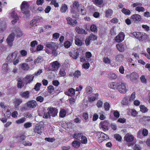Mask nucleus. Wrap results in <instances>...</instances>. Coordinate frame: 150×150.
<instances>
[{"instance_id":"f257e3e1","label":"nucleus","mask_w":150,"mask_h":150,"mask_svg":"<svg viewBox=\"0 0 150 150\" xmlns=\"http://www.w3.org/2000/svg\"><path fill=\"white\" fill-rule=\"evenodd\" d=\"M127 84L124 82H120L118 83L117 90L120 93H125L127 91Z\"/></svg>"},{"instance_id":"f03ea898","label":"nucleus","mask_w":150,"mask_h":150,"mask_svg":"<svg viewBox=\"0 0 150 150\" xmlns=\"http://www.w3.org/2000/svg\"><path fill=\"white\" fill-rule=\"evenodd\" d=\"M29 6L27 2L23 1L22 2L21 9L23 13L26 15L28 14L29 12Z\"/></svg>"},{"instance_id":"7ed1b4c3","label":"nucleus","mask_w":150,"mask_h":150,"mask_svg":"<svg viewBox=\"0 0 150 150\" xmlns=\"http://www.w3.org/2000/svg\"><path fill=\"white\" fill-rule=\"evenodd\" d=\"M96 134L97 137L98 139V141L99 142H101L109 138L107 134L101 132H98L96 133Z\"/></svg>"},{"instance_id":"20e7f679","label":"nucleus","mask_w":150,"mask_h":150,"mask_svg":"<svg viewBox=\"0 0 150 150\" xmlns=\"http://www.w3.org/2000/svg\"><path fill=\"white\" fill-rule=\"evenodd\" d=\"M60 66V64L55 61L50 63V69L52 71H57Z\"/></svg>"},{"instance_id":"39448f33","label":"nucleus","mask_w":150,"mask_h":150,"mask_svg":"<svg viewBox=\"0 0 150 150\" xmlns=\"http://www.w3.org/2000/svg\"><path fill=\"white\" fill-rule=\"evenodd\" d=\"M12 12L10 14V16L13 19L11 22L13 24H14L18 20L19 18L14 9H12Z\"/></svg>"},{"instance_id":"423d86ee","label":"nucleus","mask_w":150,"mask_h":150,"mask_svg":"<svg viewBox=\"0 0 150 150\" xmlns=\"http://www.w3.org/2000/svg\"><path fill=\"white\" fill-rule=\"evenodd\" d=\"M18 54V51H15L9 54L6 58L7 61L9 62L13 61L16 58Z\"/></svg>"},{"instance_id":"0eeeda50","label":"nucleus","mask_w":150,"mask_h":150,"mask_svg":"<svg viewBox=\"0 0 150 150\" xmlns=\"http://www.w3.org/2000/svg\"><path fill=\"white\" fill-rule=\"evenodd\" d=\"M47 110L51 116L54 117L57 115L58 110L56 108L53 107H49Z\"/></svg>"},{"instance_id":"6e6552de","label":"nucleus","mask_w":150,"mask_h":150,"mask_svg":"<svg viewBox=\"0 0 150 150\" xmlns=\"http://www.w3.org/2000/svg\"><path fill=\"white\" fill-rule=\"evenodd\" d=\"M46 46L52 50H57L58 48L57 44L52 42H49L47 43Z\"/></svg>"},{"instance_id":"1a4fd4ad","label":"nucleus","mask_w":150,"mask_h":150,"mask_svg":"<svg viewBox=\"0 0 150 150\" xmlns=\"http://www.w3.org/2000/svg\"><path fill=\"white\" fill-rule=\"evenodd\" d=\"M26 105L29 109L33 108L36 107L37 103L35 100H33L28 101Z\"/></svg>"},{"instance_id":"9d476101","label":"nucleus","mask_w":150,"mask_h":150,"mask_svg":"<svg viewBox=\"0 0 150 150\" xmlns=\"http://www.w3.org/2000/svg\"><path fill=\"white\" fill-rule=\"evenodd\" d=\"M133 35L137 38L139 40H142L146 38V35L139 32H135L133 33Z\"/></svg>"},{"instance_id":"9b49d317","label":"nucleus","mask_w":150,"mask_h":150,"mask_svg":"<svg viewBox=\"0 0 150 150\" xmlns=\"http://www.w3.org/2000/svg\"><path fill=\"white\" fill-rule=\"evenodd\" d=\"M126 77L128 79L130 78L132 81H136L138 78V75L136 73L134 72L131 74L129 75H127Z\"/></svg>"},{"instance_id":"f8f14e48","label":"nucleus","mask_w":150,"mask_h":150,"mask_svg":"<svg viewBox=\"0 0 150 150\" xmlns=\"http://www.w3.org/2000/svg\"><path fill=\"white\" fill-rule=\"evenodd\" d=\"M125 35L123 32L120 33L115 38V40L118 42H122L124 39Z\"/></svg>"},{"instance_id":"ddd939ff","label":"nucleus","mask_w":150,"mask_h":150,"mask_svg":"<svg viewBox=\"0 0 150 150\" xmlns=\"http://www.w3.org/2000/svg\"><path fill=\"white\" fill-rule=\"evenodd\" d=\"M15 34L14 33H12L10 34L6 39L8 44L11 46L12 44V42L14 40Z\"/></svg>"},{"instance_id":"4468645a","label":"nucleus","mask_w":150,"mask_h":150,"mask_svg":"<svg viewBox=\"0 0 150 150\" xmlns=\"http://www.w3.org/2000/svg\"><path fill=\"white\" fill-rule=\"evenodd\" d=\"M34 77V76L33 75L30 74L26 76L24 79V80L25 81V83H30L33 80Z\"/></svg>"},{"instance_id":"2eb2a0df","label":"nucleus","mask_w":150,"mask_h":150,"mask_svg":"<svg viewBox=\"0 0 150 150\" xmlns=\"http://www.w3.org/2000/svg\"><path fill=\"white\" fill-rule=\"evenodd\" d=\"M67 20L68 24L73 26H75L76 25L77 22L76 20H73L70 17H69L67 18Z\"/></svg>"},{"instance_id":"dca6fc26","label":"nucleus","mask_w":150,"mask_h":150,"mask_svg":"<svg viewBox=\"0 0 150 150\" xmlns=\"http://www.w3.org/2000/svg\"><path fill=\"white\" fill-rule=\"evenodd\" d=\"M64 93L68 96H72L75 95V90L73 88H70L68 90V91H65Z\"/></svg>"},{"instance_id":"f3484780","label":"nucleus","mask_w":150,"mask_h":150,"mask_svg":"<svg viewBox=\"0 0 150 150\" xmlns=\"http://www.w3.org/2000/svg\"><path fill=\"white\" fill-rule=\"evenodd\" d=\"M43 127L39 125H37L34 129V131L38 134H41L42 133V130L43 129Z\"/></svg>"},{"instance_id":"a211bd4d","label":"nucleus","mask_w":150,"mask_h":150,"mask_svg":"<svg viewBox=\"0 0 150 150\" xmlns=\"http://www.w3.org/2000/svg\"><path fill=\"white\" fill-rule=\"evenodd\" d=\"M9 69L8 67L7 64H3L1 71L3 73L6 74L8 72Z\"/></svg>"},{"instance_id":"6ab92c4d","label":"nucleus","mask_w":150,"mask_h":150,"mask_svg":"<svg viewBox=\"0 0 150 150\" xmlns=\"http://www.w3.org/2000/svg\"><path fill=\"white\" fill-rule=\"evenodd\" d=\"M30 92L28 91L22 92L20 93L21 96L26 99L30 97Z\"/></svg>"},{"instance_id":"aec40b11","label":"nucleus","mask_w":150,"mask_h":150,"mask_svg":"<svg viewBox=\"0 0 150 150\" xmlns=\"http://www.w3.org/2000/svg\"><path fill=\"white\" fill-rule=\"evenodd\" d=\"M6 24L5 22L2 21L0 22V33L3 32L6 28Z\"/></svg>"},{"instance_id":"412c9836","label":"nucleus","mask_w":150,"mask_h":150,"mask_svg":"<svg viewBox=\"0 0 150 150\" xmlns=\"http://www.w3.org/2000/svg\"><path fill=\"white\" fill-rule=\"evenodd\" d=\"M124 58V56L122 54H118L115 57L116 62L117 63H120L122 62Z\"/></svg>"},{"instance_id":"4be33fe9","label":"nucleus","mask_w":150,"mask_h":150,"mask_svg":"<svg viewBox=\"0 0 150 150\" xmlns=\"http://www.w3.org/2000/svg\"><path fill=\"white\" fill-rule=\"evenodd\" d=\"M131 18L134 21H140L141 20V17L140 15L138 14L133 15L131 16Z\"/></svg>"},{"instance_id":"5701e85b","label":"nucleus","mask_w":150,"mask_h":150,"mask_svg":"<svg viewBox=\"0 0 150 150\" xmlns=\"http://www.w3.org/2000/svg\"><path fill=\"white\" fill-rule=\"evenodd\" d=\"M118 83L112 82L110 83L109 85V86L111 88L115 90H117L118 88Z\"/></svg>"},{"instance_id":"b1692460","label":"nucleus","mask_w":150,"mask_h":150,"mask_svg":"<svg viewBox=\"0 0 150 150\" xmlns=\"http://www.w3.org/2000/svg\"><path fill=\"white\" fill-rule=\"evenodd\" d=\"M125 138L126 141L128 142H130L132 141L134 139V136L132 135H126L125 136Z\"/></svg>"},{"instance_id":"393cba45","label":"nucleus","mask_w":150,"mask_h":150,"mask_svg":"<svg viewBox=\"0 0 150 150\" xmlns=\"http://www.w3.org/2000/svg\"><path fill=\"white\" fill-rule=\"evenodd\" d=\"M116 47L119 51L120 52H123L125 49V45L122 43L118 44L116 45Z\"/></svg>"},{"instance_id":"a878e982","label":"nucleus","mask_w":150,"mask_h":150,"mask_svg":"<svg viewBox=\"0 0 150 150\" xmlns=\"http://www.w3.org/2000/svg\"><path fill=\"white\" fill-rule=\"evenodd\" d=\"M99 94L98 93H96L95 94V96H92L88 98V100L90 102H92L94 101L96 99L98 98Z\"/></svg>"},{"instance_id":"bb28decb","label":"nucleus","mask_w":150,"mask_h":150,"mask_svg":"<svg viewBox=\"0 0 150 150\" xmlns=\"http://www.w3.org/2000/svg\"><path fill=\"white\" fill-rule=\"evenodd\" d=\"M22 100L21 98H16L14 101V103L15 106L16 107L19 105L22 102Z\"/></svg>"},{"instance_id":"cd10ccee","label":"nucleus","mask_w":150,"mask_h":150,"mask_svg":"<svg viewBox=\"0 0 150 150\" xmlns=\"http://www.w3.org/2000/svg\"><path fill=\"white\" fill-rule=\"evenodd\" d=\"M104 123L101 122L100 124V128H102L104 131L108 130V127L107 126H106L104 125Z\"/></svg>"},{"instance_id":"c85d7f7f","label":"nucleus","mask_w":150,"mask_h":150,"mask_svg":"<svg viewBox=\"0 0 150 150\" xmlns=\"http://www.w3.org/2000/svg\"><path fill=\"white\" fill-rule=\"evenodd\" d=\"M113 11L110 9H108L106 11L105 16L106 17H108L111 16L113 13Z\"/></svg>"},{"instance_id":"c756f323","label":"nucleus","mask_w":150,"mask_h":150,"mask_svg":"<svg viewBox=\"0 0 150 150\" xmlns=\"http://www.w3.org/2000/svg\"><path fill=\"white\" fill-rule=\"evenodd\" d=\"M108 77L112 79H115L117 77V75L113 72H111L108 74Z\"/></svg>"},{"instance_id":"7c9ffc66","label":"nucleus","mask_w":150,"mask_h":150,"mask_svg":"<svg viewBox=\"0 0 150 150\" xmlns=\"http://www.w3.org/2000/svg\"><path fill=\"white\" fill-rule=\"evenodd\" d=\"M79 12L81 11V13L82 15H85L86 13V12L85 9L84 8V6L82 5H80L79 9Z\"/></svg>"},{"instance_id":"2f4dec72","label":"nucleus","mask_w":150,"mask_h":150,"mask_svg":"<svg viewBox=\"0 0 150 150\" xmlns=\"http://www.w3.org/2000/svg\"><path fill=\"white\" fill-rule=\"evenodd\" d=\"M75 43L77 45L79 46H82L83 44V42L81 40L78 38H76L75 39Z\"/></svg>"},{"instance_id":"473e14b6","label":"nucleus","mask_w":150,"mask_h":150,"mask_svg":"<svg viewBox=\"0 0 150 150\" xmlns=\"http://www.w3.org/2000/svg\"><path fill=\"white\" fill-rule=\"evenodd\" d=\"M103 62L106 64H110L111 63V60L108 57H105L103 59Z\"/></svg>"},{"instance_id":"72a5a7b5","label":"nucleus","mask_w":150,"mask_h":150,"mask_svg":"<svg viewBox=\"0 0 150 150\" xmlns=\"http://www.w3.org/2000/svg\"><path fill=\"white\" fill-rule=\"evenodd\" d=\"M136 11H138L139 12H144L145 11L144 8L142 7V6H139L137 7L135 9Z\"/></svg>"},{"instance_id":"f704fd0d","label":"nucleus","mask_w":150,"mask_h":150,"mask_svg":"<svg viewBox=\"0 0 150 150\" xmlns=\"http://www.w3.org/2000/svg\"><path fill=\"white\" fill-rule=\"evenodd\" d=\"M140 111L143 112H146L148 111V109L145 106L143 105H141L140 106Z\"/></svg>"},{"instance_id":"c9c22d12","label":"nucleus","mask_w":150,"mask_h":150,"mask_svg":"<svg viewBox=\"0 0 150 150\" xmlns=\"http://www.w3.org/2000/svg\"><path fill=\"white\" fill-rule=\"evenodd\" d=\"M121 11L123 13L126 15H129L131 13L130 10L125 8H123Z\"/></svg>"},{"instance_id":"e433bc0d","label":"nucleus","mask_w":150,"mask_h":150,"mask_svg":"<svg viewBox=\"0 0 150 150\" xmlns=\"http://www.w3.org/2000/svg\"><path fill=\"white\" fill-rule=\"evenodd\" d=\"M79 50H77L76 52H74V54L71 56L74 59H76L78 57L79 55Z\"/></svg>"},{"instance_id":"4c0bfd02","label":"nucleus","mask_w":150,"mask_h":150,"mask_svg":"<svg viewBox=\"0 0 150 150\" xmlns=\"http://www.w3.org/2000/svg\"><path fill=\"white\" fill-rule=\"evenodd\" d=\"M80 143L77 141H74L72 142V145L75 148H78L80 145Z\"/></svg>"},{"instance_id":"58836bf2","label":"nucleus","mask_w":150,"mask_h":150,"mask_svg":"<svg viewBox=\"0 0 150 150\" xmlns=\"http://www.w3.org/2000/svg\"><path fill=\"white\" fill-rule=\"evenodd\" d=\"M128 98L127 97H125L121 102V104L123 105H128L129 104Z\"/></svg>"},{"instance_id":"ea45409f","label":"nucleus","mask_w":150,"mask_h":150,"mask_svg":"<svg viewBox=\"0 0 150 150\" xmlns=\"http://www.w3.org/2000/svg\"><path fill=\"white\" fill-rule=\"evenodd\" d=\"M67 9V6L65 4H63L60 9V11L62 13H65Z\"/></svg>"},{"instance_id":"a19ab883","label":"nucleus","mask_w":150,"mask_h":150,"mask_svg":"<svg viewBox=\"0 0 150 150\" xmlns=\"http://www.w3.org/2000/svg\"><path fill=\"white\" fill-rule=\"evenodd\" d=\"M17 86L18 88H21L23 87V82L21 78L18 79Z\"/></svg>"},{"instance_id":"79ce46f5","label":"nucleus","mask_w":150,"mask_h":150,"mask_svg":"<svg viewBox=\"0 0 150 150\" xmlns=\"http://www.w3.org/2000/svg\"><path fill=\"white\" fill-rule=\"evenodd\" d=\"M82 135L83 134L82 133H79L74 134L73 137L74 138L79 139L81 137V138Z\"/></svg>"},{"instance_id":"37998d69","label":"nucleus","mask_w":150,"mask_h":150,"mask_svg":"<svg viewBox=\"0 0 150 150\" xmlns=\"http://www.w3.org/2000/svg\"><path fill=\"white\" fill-rule=\"evenodd\" d=\"M66 111L64 109H61L59 113V116L61 117H64L66 115Z\"/></svg>"},{"instance_id":"c03bdc74","label":"nucleus","mask_w":150,"mask_h":150,"mask_svg":"<svg viewBox=\"0 0 150 150\" xmlns=\"http://www.w3.org/2000/svg\"><path fill=\"white\" fill-rule=\"evenodd\" d=\"M43 61V59L41 57H39L35 59L34 61L35 64H38Z\"/></svg>"},{"instance_id":"a18cd8bd","label":"nucleus","mask_w":150,"mask_h":150,"mask_svg":"<svg viewBox=\"0 0 150 150\" xmlns=\"http://www.w3.org/2000/svg\"><path fill=\"white\" fill-rule=\"evenodd\" d=\"M21 68L24 70H28L29 69V67L26 63H23L21 65Z\"/></svg>"},{"instance_id":"49530a36","label":"nucleus","mask_w":150,"mask_h":150,"mask_svg":"<svg viewBox=\"0 0 150 150\" xmlns=\"http://www.w3.org/2000/svg\"><path fill=\"white\" fill-rule=\"evenodd\" d=\"M81 142L82 144H86L87 143V139L86 137L82 135L81 138Z\"/></svg>"},{"instance_id":"de8ad7c7","label":"nucleus","mask_w":150,"mask_h":150,"mask_svg":"<svg viewBox=\"0 0 150 150\" xmlns=\"http://www.w3.org/2000/svg\"><path fill=\"white\" fill-rule=\"evenodd\" d=\"M88 37L91 41L95 40L97 39V36L93 34H91Z\"/></svg>"},{"instance_id":"09e8293b","label":"nucleus","mask_w":150,"mask_h":150,"mask_svg":"<svg viewBox=\"0 0 150 150\" xmlns=\"http://www.w3.org/2000/svg\"><path fill=\"white\" fill-rule=\"evenodd\" d=\"M59 74L62 76L64 77L66 75V72L63 68H62L60 69Z\"/></svg>"},{"instance_id":"8fccbe9b","label":"nucleus","mask_w":150,"mask_h":150,"mask_svg":"<svg viewBox=\"0 0 150 150\" xmlns=\"http://www.w3.org/2000/svg\"><path fill=\"white\" fill-rule=\"evenodd\" d=\"M73 5L74 8H77L78 12H79V9L80 5H79L78 2L77 1L74 2L73 4Z\"/></svg>"},{"instance_id":"3c124183","label":"nucleus","mask_w":150,"mask_h":150,"mask_svg":"<svg viewBox=\"0 0 150 150\" xmlns=\"http://www.w3.org/2000/svg\"><path fill=\"white\" fill-rule=\"evenodd\" d=\"M26 118L24 117H22L16 121V123L17 124H21L25 121Z\"/></svg>"},{"instance_id":"603ef678","label":"nucleus","mask_w":150,"mask_h":150,"mask_svg":"<svg viewBox=\"0 0 150 150\" xmlns=\"http://www.w3.org/2000/svg\"><path fill=\"white\" fill-rule=\"evenodd\" d=\"M71 45V43L69 41H66L64 43V46L65 47L67 48L69 47Z\"/></svg>"},{"instance_id":"864d4df0","label":"nucleus","mask_w":150,"mask_h":150,"mask_svg":"<svg viewBox=\"0 0 150 150\" xmlns=\"http://www.w3.org/2000/svg\"><path fill=\"white\" fill-rule=\"evenodd\" d=\"M54 88L52 86H50L48 87V90L50 93H51L54 92Z\"/></svg>"},{"instance_id":"5fc2aeb1","label":"nucleus","mask_w":150,"mask_h":150,"mask_svg":"<svg viewBox=\"0 0 150 150\" xmlns=\"http://www.w3.org/2000/svg\"><path fill=\"white\" fill-rule=\"evenodd\" d=\"M93 89L90 86H88L86 87V91L88 94H90L92 92Z\"/></svg>"},{"instance_id":"6e6d98bb","label":"nucleus","mask_w":150,"mask_h":150,"mask_svg":"<svg viewBox=\"0 0 150 150\" xmlns=\"http://www.w3.org/2000/svg\"><path fill=\"white\" fill-rule=\"evenodd\" d=\"M36 100L38 102L42 103L43 101L44 100V98L42 96H38L36 97Z\"/></svg>"},{"instance_id":"4d7b16f0","label":"nucleus","mask_w":150,"mask_h":150,"mask_svg":"<svg viewBox=\"0 0 150 150\" xmlns=\"http://www.w3.org/2000/svg\"><path fill=\"white\" fill-rule=\"evenodd\" d=\"M90 29L92 32H97V27L95 25H92L91 26Z\"/></svg>"},{"instance_id":"13d9d810","label":"nucleus","mask_w":150,"mask_h":150,"mask_svg":"<svg viewBox=\"0 0 150 150\" xmlns=\"http://www.w3.org/2000/svg\"><path fill=\"white\" fill-rule=\"evenodd\" d=\"M114 137L118 141H121L122 137L120 134H115L114 135Z\"/></svg>"},{"instance_id":"bf43d9fd","label":"nucleus","mask_w":150,"mask_h":150,"mask_svg":"<svg viewBox=\"0 0 150 150\" xmlns=\"http://www.w3.org/2000/svg\"><path fill=\"white\" fill-rule=\"evenodd\" d=\"M76 99L74 98H71L69 99L70 105H72L75 104Z\"/></svg>"},{"instance_id":"052dcab7","label":"nucleus","mask_w":150,"mask_h":150,"mask_svg":"<svg viewBox=\"0 0 150 150\" xmlns=\"http://www.w3.org/2000/svg\"><path fill=\"white\" fill-rule=\"evenodd\" d=\"M111 112H113V115L114 117L116 118H118L120 116V113L117 110H112Z\"/></svg>"},{"instance_id":"680f3d73","label":"nucleus","mask_w":150,"mask_h":150,"mask_svg":"<svg viewBox=\"0 0 150 150\" xmlns=\"http://www.w3.org/2000/svg\"><path fill=\"white\" fill-rule=\"evenodd\" d=\"M15 35L17 37H20L22 35V33L19 29H17Z\"/></svg>"},{"instance_id":"e2e57ef3","label":"nucleus","mask_w":150,"mask_h":150,"mask_svg":"<svg viewBox=\"0 0 150 150\" xmlns=\"http://www.w3.org/2000/svg\"><path fill=\"white\" fill-rule=\"evenodd\" d=\"M81 75V72L79 71H76L73 74V75L74 77L77 78L80 76Z\"/></svg>"},{"instance_id":"0e129e2a","label":"nucleus","mask_w":150,"mask_h":150,"mask_svg":"<svg viewBox=\"0 0 150 150\" xmlns=\"http://www.w3.org/2000/svg\"><path fill=\"white\" fill-rule=\"evenodd\" d=\"M22 143L23 145L26 146H31L32 145V143L28 141H23L22 142Z\"/></svg>"},{"instance_id":"69168bd1","label":"nucleus","mask_w":150,"mask_h":150,"mask_svg":"<svg viewBox=\"0 0 150 150\" xmlns=\"http://www.w3.org/2000/svg\"><path fill=\"white\" fill-rule=\"evenodd\" d=\"M135 98V93L133 92L131 95L130 98H129V100L130 101H133Z\"/></svg>"},{"instance_id":"338daca9","label":"nucleus","mask_w":150,"mask_h":150,"mask_svg":"<svg viewBox=\"0 0 150 150\" xmlns=\"http://www.w3.org/2000/svg\"><path fill=\"white\" fill-rule=\"evenodd\" d=\"M50 4L54 5L55 7H57L59 6L58 3L55 0H52Z\"/></svg>"},{"instance_id":"774afa93","label":"nucleus","mask_w":150,"mask_h":150,"mask_svg":"<svg viewBox=\"0 0 150 150\" xmlns=\"http://www.w3.org/2000/svg\"><path fill=\"white\" fill-rule=\"evenodd\" d=\"M110 105L107 102H105L104 104L105 109L106 111H108L109 110Z\"/></svg>"}]
</instances>
